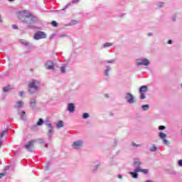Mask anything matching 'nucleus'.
Returning <instances> with one entry per match:
<instances>
[{
    "label": "nucleus",
    "mask_w": 182,
    "mask_h": 182,
    "mask_svg": "<svg viewBox=\"0 0 182 182\" xmlns=\"http://www.w3.org/2000/svg\"><path fill=\"white\" fill-rule=\"evenodd\" d=\"M22 114H25V112H24V111H23V112H22Z\"/></svg>",
    "instance_id": "obj_47"
},
{
    "label": "nucleus",
    "mask_w": 182,
    "mask_h": 182,
    "mask_svg": "<svg viewBox=\"0 0 182 182\" xmlns=\"http://www.w3.org/2000/svg\"><path fill=\"white\" fill-rule=\"evenodd\" d=\"M12 28L13 29H18V26H16L15 24L12 25Z\"/></svg>",
    "instance_id": "obj_33"
},
{
    "label": "nucleus",
    "mask_w": 182,
    "mask_h": 182,
    "mask_svg": "<svg viewBox=\"0 0 182 182\" xmlns=\"http://www.w3.org/2000/svg\"><path fill=\"white\" fill-rule=\"evenodd\" d=\"M141 109H142V110L146 112V110H149V109H150V105H142Z\"/></svg>",
    "instance_id": "obj_17"
},
{
    "label": "nucleus",
    "mask_w": 182,
    "mask_h": 182,
    "mask_svg": "<svg viewBox=\"0 0 182 182\" xmlns=\"http://www.w3.org/2000/svg\"><path fill=\"white\" fill-rule=\"evenodd\" d=\"M46 38V34L43 31H38L34 34V39L39 41V39H43Z\"/></svg>",
    "instance_id": "obj_8"
},
{
    "label": "nucleus",
    "mask_w": 182,
    "mask_h": 182,
    "mask_svg": "<svg viewBox=\"0 0 182 182\" xmlns=\"http://www.w3.org/2000/svg\"><path fill=\"white\" fill-rule=\"evenodd\" d=\"M56 127H57V129H60V128L63 127V121H59L56 124Z\"/></svg>",
    "instance_id": "obj_15"
},
{
    "label": "nucleus",
    "mask_w": 182,
    "mask_h": 182,
    "mask_svg": "<svg viewBox=\"0 0 182 182\" xmlns=\"http://www.w3.org/2000/svg\"><path fill=\"white\" fill-rule=\"evenodd\" d=\"M134 147H139V145H137L136 144H133Z\"/></svg>",
    "instance_id": "obj_38"
},
{
    "label": "nucleus",
    "mask_w": 182,
    "mask_h": 182,
    "mask_svg": "<svg viewBox=\"0 0 182 182\" xmlns=\"http://www.w3.org/2000/svg\"><path fill=\"white\" fill-rule=\"evenodd\" d=\"M168 43L169 45H171V43H173V41H172L171 40H169V41H168Z\"/></svg>",
    "instance_id": "obj_37"
},
{
    "label": "nucleus",
    "mask_w": 182,
    "mask_h": 182,
    "mask_svg": "<svg viewBox=\"0 0 182 182\" xmlns=\"http://www.w3.org/2000/svg\"><path fill=\"white\" fill-rule=\"evenodd\" d=\"M47 127H48L47 136L48 137V140H50L52 139V136H53V133H55V131L53 130V126H52V124H50V122L48 121H47Z\"/></svg>",
    "instance_id": "obj_5"
},
{
    "label": "nucleus",
    "mask_w": 182,
    "mask_h": 182,
    "mask_svg": "<svg viewBox=\"0 0 182 182\" xmlns=\"http://www.w3.org/2000/svg\"><path fill=\"white\" fill-rule=\"evenodd\" d=\"M89 117V114L88 113H83L82 114V119H87Z\"/></svg>",
    "instance_id": "obj_24"
},
{
    "label": "nucleus",
    "mask_w": 182,
    "mask_h": 182,
    "mask_svg": "<svg viewBox=\"0 0 182 182\" xmlns=\"http://www.w3.org/2000/svg\"><path fill=\"white\" fill-rule=\"evenodd\" d=\"M163 5H164V3H162V2L158 3V6H159V8H161V6H163Z\"/></svg>",
    "instance_id": "obj_29"
},
{
    "label": "nucleus",
    "mask_w": 182,
    "mask_h": 182,
    "mask_svg": "<svg viewBox=\"0 0 182 182\" xmlns=\"http://www.w3.org/2000/svg\"><path fill=\"white\" fill-rule=\"evenodd\" d=\"M0 22H2V20H1V19H0Z\"/></svg>",
    "instance_id": "obj_49"
},
{
    "label": "nucleus",
    "mask_w": 182,
    "mask_h": 182,
    "mask_svg": "<svg viewBox=\"0 0 182 182\" xmlns=\"http://www.w3.org/2000/svg\"><path fill=\"white\" fill-rule=\"evenodd\" d=\"M3 90H4V92H8V90H9V87H4L3 88Z\"/></svg>",
    "instance_id": "obj_28"
},
{
    "label": "nucleus",
    "mask_w": 182,
    "mask_h": 182,
    "mask_svg": "<svg viewBox=\"0 0 182 182\" xmlns=\"http://www.w3.org/2000/svg\"><path fill=\"white\" fill-rule=\"evenodd\" d=\"M36 124L37 126H42V124H43V119H42V118H40Z\"/></svg>",
    "instance_id": "obj_21"
},
{
    "label": "nucleus",
    "mask_w": 182,
    "mask_h": 182,
    "mask_svg": "<svg viewBox=\"0 0 182 182\" xmlns=\"http://www.w3.org/2000/svg\"><path fill=\"white\" fill-rule=\"evenodd\" d=\"M83 141L82 140H78L75 141L73 143V149H75V150H79L82 147H83Z\"/></svg>",
    "instance_id": "obj_6"
},
{
    "label": "nucleus",
    "mask_w": 182,
    "mask_h": 182,
    "mask_svg": "<svg viewBox=\"0 0 182 182\" xmlns=\"http://www.w3.org/2000/svg\"><path fill=\"white\" fill-rule=\"evenodd\" d=\"M122 175H119V176H118V178H122Z\"/></svg>",
    "instance_id": "obj_40"
},
{
    "label": "nucleus",
    "mask_w": 182,
    "mask_h": 182,
    "mask_svg": "<svg viewBox=\"0 0 182 182\" xmlns=\"http://www.w3.org/2000/svg\"><path fill=\"white\" fill-rule=\"evenodd\" d=\"M6 134H8V131L7 130L3 131L2 133L0 134V139H2V137H5Z\"/></svg>",
    "instance_id": "obj_19"
},
{
    "label": "nucleus",
    "mask_w": 182,
    "mask_h": 182,
    "mask_svg": "<svg viewBox=\"0 0 182 182\" xmlns=\"http://www.w3.org/2000/svg\"><path fill=\"white\" fill-rule=\"evenodd\" d=\"M138 172H130L129 174H131V176H132L133 178H137V177H139V174H137Z\"/></svg>",
    "instance_id": "obj_18"
},
{
    "label": "nucleus",
    "mask_w": 182,
    "mask_h": 182,
    "mask_svg": "<svg viewBox=\"0 0 182 182\" xmlns=\"http://www.w3.org/2000/svg\"><path fill=\"white\" fill-rule=\"evenodd\" d=\"M40 85H41V83L39 82V81H38L36 80H33L28 85V93L30 95H33V93H36V92H38V90H39Z\"/></svg>",
    "instance_id": "obj_2"
},
{
    "label": "nucleus",
    "mask_w": 182,
    "mask_h": 182,
    "mask_svg": "<svg viewBox=\"0 0 182 182\" xmlns=\"http://www.w3.org/2000/svg\"><path fill=\"white\" fill-rule=\"evenodd\" d=\"M60 70H61V73H65V72H66V67L65 66L61 67Z\"/></svg>",
    "instance_id": "obj_26"
},
{
    "label": "nucleus",
    "mask_w": 182,
    "mask_h": 182,
    "mask_svg": "<svg viewBox=\"0 0 182 182\" xmlns=\"http://www.w3.org/2000/svg\"><path fill=\"white\" fill-rule=\"evenodd\" d=\"M148 36H151V33H149Z\"/></svg>",
    "instance_id": "obj_46"
},
{
    "label": "nucleus",
    "mask_w": 182,
    "mask_h": 182,
    "mask_svg": "<svg viewBox=\"0 0 182 182\" xmlns=\"http://www.w3.org/2000/svg\"><path fill=\"white\" fill-rule=\"evenodd\" d=\"M9 2H13V1H15V0H9Z\"/></svg>",
    "instance_id": "obj_44"
},
{
    "label": "nucleus",
    "mask_w": 182,
    "mask_h": 182,
    "mask_svg": "<svg viewBox=\"0 0 182 182\" xmlns=\"http://www.w3.org/2000/svg\"><path fill=\"white\" fill-rule=\"evenodd\" d=\"M25 117H23V115H21V119H23Z\"/></svg>",
    "instance_id": "obj_45"
},
{
    "label": "nucleus",
    "mask_w": 182,
    "mask_h": 182,
    "mask_svg": "<svg viewBox=\"0 0 182 182\" xmlns=\"http://www.w3.org/2000/svg\"><path fill=\"white\" fill-rule=\"evenodd\" d=\"M51 25H52V26H53L54 28H56V26H58V22L53 21V22H51Z\"/></svg>",
    "instance_id": "obj_25"
},
{
    "label": "nucleus",
    "mask_w": 182,
    "mask_h": 182,
    "mask_svg": "<svg viewBox=\"0 0 182 182\" xmlns=\"http://www.w3.org/2000/svg\"><path fill=\"white\" fill-rule=\"evenodd\" d=\"M98 167H99V165H96L95 166H94V168H92L93 171H96Z\"/></svg>",
    "instance_id": "obj_31"
},
{
    "label": "nucleus",
    "mask_w": 182,
    "mask_h": 182,
    "mask_svg": "<svg viewBox=\"0 0 182 182\" xmlns=\"http://www.w3.org/2000/svg\"><path fill=\"white\" fill-rule=\"evenodd\" d=\"M151 151H157V146L156 145H152L150 148Z\"/></svg>",
    "instance_id": "obj_22"
},
{
    "label": "nucleus",
    "mask_w": 182,
    "mask_h": 182,
    "mask_svg": "<svg viewBox=\"0 0 182 182\" xmlns=\"http://www.w3.org/2000/svg\"><path fill=\"white\" fill-rule=\"evenodd\" d=\"M47 69H48L49 70H53L55 69V65L53 64V62H47Z\"/></svg>",
    "instance_id": "obj_12"
},
{
    "label": "nucleus",
    "mask_w": 182,
    "mask_h": 182,
    "mask_svg": "<svg viewBox=\"0 0 182 182\" xmlns=\"http://www.w3.org/2000/svg\"><path fill=\"white\" fill-rule=\"evenodd\" d=\"M159 136L161 140H163L164 144H166V146H168L169 142L168 140L166 139V137H167V134L163 133V132H159Z\"/></svg>",
    "instance_id": "obj_10"
},
{
    "label": "nucleus",
    "mask_w": 182,
    "mask_h": 182,
    "mask_svg": "<svg viewBox=\"0 0 182 182\" xmlns=\"http://www.w3.org/2000/svg\"><path fill=\"white\" fill-rule=\"evenodd\" d=\"M147 92V85L141 86L139 88L140 99H146V93Z\"/></svg>",
    "instance_id": "obj_7"
},
{
    "label": "nucleus",
    "mask_w": 182,
    "mask_h": 182,
    "mask_svg": "<svg viewBox=\"0 0 182 182\" xmlns=\"http://www.w3.org/2000/svg\"><path fill=\"white\" fill-rule=\"evenodd\" d=\"M166 129V127L161 125L159 127V130H165Z\"/></svg>",
    "instance_id": "obj_27"
},
{
    "label": "nucleus",
    "mask_w": 182,
    "mask_h": 182,
    "mask_svg": "<svg viewBox=\"0 0 182 182\" xmlns=\"http://www.w3.org/2000/svg\"><path fill=\"white\" fill-rule=\"evenodd\" d=\"M80 0H73V4H77Z\"/></svg>",
    "instance_id": "obj_35"
},
{
    "label": "nucleus",
    "mask_w": 182,
    "mask_h": 182,
    "mask_svg": "<svg viewBox=\"0 0 182 182\" xmlns=\"http://www.w3.org/2000/svg\"><path fill=\"white\" fill-rule=\"evenodd\" d=\"M136 65L138 66H149L150 61L146 58H139L136 60Z\"/></svg>",
    "instance_id": "obj_4"
},
{
    "label": "nucleus",
    "mask_w": 182,
    "mask_h": 182,
    "mask_svg": "<svg viewBox=\"0 0 182 182\" xmlns=\"http://www.w3.org/2000/svg\"><path fill=\"white\" fill-rule=\"evenodd\" d=\"M35 105H36V101L35 99H32L30 100V106L32 107V109H35Z\"/></svg>",
    "instance_id": "obj_14"
},
{
    "label": "nucleus",
    "mask_w": 182,
    "mask_h": 182,
    "mask_svg": "<svg viewBox=\"0 0 182 182\" xmlns=\"http://www.w3.org/2000/svg\"><path fill=\"white\" fill-rule=\"evenodd\" d=\"M178 166H180V167H182V159L179 160L178 161Z\"/></svg>",
    "instance_id": "obj_30"
},
{
    "label": "nucleus",
    "mask_w": 182,
    "mask_h": 182,
    "mask_svg": "<svg viewBox=\"0 0 182 182\" xmlns=\"http://www.w3.org/2000/svg\"><path fill=\"white\" fill-rule=\"evenodd\" d=\"M76 23H77V21H73L71 22V25H76Z\"/></svg>",
    "instance_id": "obj_34"
},
{
    "label": "nucleus",
    "mask_w": 182,
    "mask_h": 182,
    "mask_svg": "<svg viewBox=\"0 0 182 182\" xmlns=\"http://www.w3.org/2000/svg\"><path fill=\"white\" fill-rule=\"evenodd\" d=\"M172 21H176V17H173Z\"/></svg>",
    "instance_id": "obj_42"
},
{
    "label": "nucleus",
    "mask_w": 182,
    "mask_h": 182,
    "mask_svg": "<svg viewBox=\"0 0 182 182\" xmlns=\"http://www.w3.org/2000/svg\"><path fill=\"white\" fill-rule=\"evenodd\" d=\"M125 99H126L127 102L128 103H129L130 105L134 103V97L133 96V95H132L130 93H127V95L125 96Z\"/></svg>",
    "instance_id": "obj_9"
},
{
    "label": "nucleus",
    "mask_w": 182,
    "mask_h": 182,
    "mask_svg": "<svg viewBox=\"0 0 182 182\" xmlns=\"http://www.w3.org/2000/svg\"><path fill=\"white\" fill-rule=\"evenodd\" d=\"M23 105V102H22V101H18L16 102V107L17 109H20V107H22Z\"/></svg>",
    "instance_id": "obj_16"
},
{
    "label": "nucleus",
    "mask_w": 182,
    "mask_h": 182,
    "mask_svg": "<svg viewBox=\"0 0 182 182\" xmlns=\"http://www.w3.org/2000/svg\"><path fill=\"white\" fill-rule=\"evenodd\" d=\"M109 72H110V67H107V69L105 72L106 76H109Z\"/></svg>",
    "instance_id": "obj_23"
},
{
    "label": "nucleus",
    "mask_w": 182,
    "mask_h": 182,
    "mask_svg": "<svg viewBox=\"0 0 182 182\" xmlns=\"http://www.w3.org/2000/svg\"><path fill=\"white\" fill-rule=\"evenodd\" d=\"M65 36L64 35V36H61L60 37H61V38H63V37H65Z\"/></svg>",
    "instance_id": "obj_48"
},
{
    "label": "nucleus",
    "mask_w": 182,
    "mask_h": 182,
    "mask_svg": "<svg viewBox=\"0 0 182 182\" xmlns=\"http://www.w3.org/2000/svg\"><path fill=\"white\" fill-rule=\"evenodd\" d=\"M105 97H109V95L106 94Z\"/></svg>",
    "instance_id": "obj_43"
},
{
    "label": "nucleus",
    "mask_w": 182,
    "mask_h": 182,
    "mask_svg": "<svg viewBox=\"0 0 182 182\" xmlns=\"http://www.w3.org/2000/svg\"><path fill=\"white\" fill-rule=\"evenodd\" d=\"M20 96H21V97L23 96V92H22V91L20 92Z\"/></svg>",
    "instance_id": "obj_39"
},
{
    "label": "nucleus",
    "mask_w": 182,
    "mask_h": 182,
    "mask_svg": "<svg viewBox=\"0 0 182 182\" xmlns=\"http://www.w3.org/2000/svg\"><path fill=\"white\" fill-rule=\"evenodd\" d=\"M34 143L35 142L33 141H28V144H26L24 146L25 149H27L28 151H33Z\"/></svg>",
    "instance_id": "obj_11"
},
{
    "label": "nucleus",
    "mask_w": 182,
    "mask_h": 182,
    "mask_svg": "<svg viewBox=\"0 0 182 182\" xmlns=\"http://www.w3.org/2000/svg\"><path fill=\"white\" fill-rule=\"evenodd\" d=\"M2 146V141H0V147Z\"/></svg>",
    "instance_id": "obj_41"
},
{
    "label": "nucleus",
    "mask_w": 182,
    "mask_h": 182,
    "mask_svg": "<svg viewBox=\"0 0 182 182\" xmlns=\"http://www.w3.org/2000/svg\"><path fill=\"white\" fill-rule=\"evenodd\" d=\"M68 111L70 113H73V112H75V105L73 103L68 104Z\"/></svg>",
    "instance_id": "obj_13"
},
{
    "label": "nucleus",
    "mask_w": 182,
    "mask_h": 182,
    "mask_svg": "<svg viewBox=\"0 0 182 182\" xmlns=\"http://www.w3.org/2000/svg\"><path fill=\"white\" fill-rule=\"evenodd\" d=\"M18 18L19 19H22L23 22H26V19H28V18H30L31 23H35V22H36V18L33 16L32 14H31L30 12H28L27 11H21L18 14Z\"/></svg>",
    "instance_id": "obj_1"
},
{
    "label": "nucleus",
    "mask_w": 182,
    "mask_h": 182,
    "mask_svg": "<svg viewBox=\"0 0 182 182\" xmlns=\"http://www.w3.org/2000/svg\"><path fill=\"white\" fill-rule=\"evenodd\" d=\"M2 177H5V173H0V178H2Z\"/></svg>",
    "instance_id": "obj_32"
},
{
    "label": "nucleus",
    "mask_w": 182,
    "mask_h": 182,
    "mask_svg": "<svg viewBox=\"0 0 182 182\" xmlns=\"http://www.w3.org/2000/svg\"><path fill=\"white\" fill-rule=\"evenodd\" d=\"M109 46H113V44L111 43H105L103 44V48H109Z\"/></svg>",
    "instance_id": "obj_20"
},
{
    "label": "nucleus",
    "mask_w": 182,
    "mask_h": 182,
    "mask_svg": "<svg viewBox=\"0 0 182 182\" xmlns=\"http://www.w3.org/2000/svg\"><path fill=\"white\" fill-rule=\"evenodd\" d=\"M141 164V162H140L139 159H134V167L135 168V169L134 170V171H135V173L141 172V173H144V174H147L149 173V170L140 168Z\"/></svg>",
    "instance_id": "obj_3"
},
{
    "label": "nucleus",
    "mask_w": 182,
    "mask_h": 182,
    "mask_svg": "<svg viewBox=\"0 0 182 182\" xmlns=\"http://www.w3.org/2000/svg\"><path fill=\"white\" fill-rule=\"evenodd\" d=\"M113 62H114V60H111L107 61V63H113Z\"/></svg>",
    "instance_id": "obj_36"
}]
</instances>
